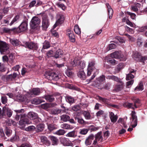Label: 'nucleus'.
I'll list each match as a JSON object with an SVG mask.
<instances>
[{"label": "nucleus", "instance_id": "1", "mask_svg": "<svg viewBox=\"0 0 147 147\" xmlns=\"http://www.w3.org/2000/svg\"><path fill=\"white\" fill-rule=\"evenodd\" d=\"M95 64V61H91L89 62L88 68L87 76H90L91 74H93L91 78L88 79L89 82L93 79L99 73L98 70L96 69L94 67Z\"/></svg>", "mask_w": 147, "mask_h": 147}, {"label": "nucleus", "instance_id": "2", "mask_svg": "<svg viewBox=\"0 0 147 147\" xmlns=\"http://www.w3.org/2000/svg\"><path fill=\"white\" fill-rule=\"evenodd\" d=\"M44 76L45 78L51 81H57L60 78L59 75L51 71H46Z\"/></svg>", "mask_w": 147, "mask_h": 147}, {"label": "nucleus", "instance_id": "3", "mask_svg": "<svg viewBox=\"0 0 147 147\" xmlns=\"http://www.w3.org/2000/svg\"><path fill=\"white\" fill-rule=\"evenodd\" d=\"M28 19L25 18L18 28H13L11 29V30L13 31L16 29V31L19 33L25 31L28 28Z\"/></svg>", "mask_w": 147, "mask_h": 147}, {"label": "nucleus", "instance_id": "4", "mask_svg": "<svg viewBox=\"0 0 147 147\" xmlns=\"http://www.w3.org/2000/svg\"><path fill=\"white\" fill-rule=\"evenodd\" d=\"M0 51L1 54H7L10 53L8 45L5 42L0 40Z\"/></svg>", "mask_w": 147, "mask_h": 147}, {"label": "nucleus", "instance_id": "5", "mask_svg": "<svg viewBox=\"0 0 147 147\" xmlns=\"http://www.w3.org/2000/svg\"><path fill=\"white\" fill-rule=\"evenodd\" d=\"M40 22V19L37 17L34 16L32 18L30 24L31 28L34 29L39 25Z\"/></svg>", "mask_w": 147, "mask_h": 147}, {"label": "nucleus", "instance_id": "6", "mask_svg": "<svg viewBox=\"0 0 147 147\" xmlns=\"http://www.w3.org/2000/svg\"><path fill=\"white\" fill-rule=\"evenodd\" d=\"M111 57L113 58L118 59H122L123 55L121 51H115L111 54ZM120 61H123L125 60L120 59Z\"/></svg>", "mask_w": 147, "mask_h": 147}, {"label": "nucleus", "instance_id": "7", "mask_svg": "<svg viewBox=\"0 0 147 147\" xmlns=\"http://www.w3.org/2000/svg\"><path fill=\"white\" fill-rule=\"evenodd\" d=\"M57 20L54 25L53 28H55L58 25L63 23L64 19V16L62 14H57Z\"/></svg>", "mask_w": 147, "mask_h": 147}, {"label": "nucleus", "instance_id": "8", "mask_svg": "<svg viewBox=\"0 0 147 147\" xmlns=\"http://www.w3.org/2000/svg\"><path fill=\"white\" fill-rule=\"evenodd\" d=\"M24 45L25 47L33 50H36L38 48L37 45L32 42H26Z\"/></svg>", "mask_w": 147, "mask_h": 147}, {"label": "nucleus", "instance_id": "9", "mask_svg": "<svg viewBox=\"0 0 147 147\" xmlns=\"http://www.w3.org/2000/svg\"><path fill=\"white\" fill-rule=\"evenodd\" d=\"M12 111L8 107H4L2 109V114L3 117L7 115L9 117H10L12 115Z\"/></svg>", "mask_w": 147, "mask_h": 147}, {"label": "nucleus", "instance_id": "10", "mask_svg": "<svg viewBox=\"0 0 147 147\" xmlns=\"http://www.w3.org/2000/svg\"><path fill=\"white\" fill-rule=\"evenodd\" d=\"M135 111H133L131 112V116L132 119V121L131 122V126L133 128L136 127L137 125V117L136 115Z\"/></svg>", "mask_w": 147, "mask_h": 147}, {"label": "nucleus", "instance_id": "11", "mask_svg": "<svg viewBox=\"0 0 147 147\" xmlns=\"http://www.w3.org/2000/svg\"><path fill=\"white\" fill-rule=\"evenodd\" d=\"M42 22V29L46 30L49 25V22L47 18L46 17L43 16Z\"/></svg>", "mask_w": 147, "mask_h": 147}, {"label": "nucleus", "instance_id": "12", "mask_svg": "<svg viewBox=\"0 0 147 147\" xmlns=\"http://www.w3.org/2000/svg\"><path fill=\"white\" fill-rule=\"evenodd\" d=\"M141 55L137 51L134 52L133 55V57L136 61L140 62L141 61Z\"/></svg>", "mask_w": 147, "mask_h": 147}, {"label": "nucleus", "instance_id": "13", "mask_svg": "<svg viewBox=\"0 0 147 147\" xmlns=\"http://www.w3.org/2000/svg\"><path fill=\"white\" fill-rule=\"evenodd\" d=\"M79 63V65L82 69H83L85 66V63L84 62L81 61H79L76 60V59L74 60L73 62H72V64L73 66H76L78 65V63Z\"/></svg>", "mask_w": 147, "mask_h": 147}, {"label": "nucleus", "instance_id": "14", "mask_svg": "<svg viewBox=\"0 0 147 147\" xmlns=\"http://www.w3.org/2000/svg\"><path fill=\"white\" fill-rule=\"evenodd\" d=\"M136 71L134 70H132V71H130L129 73L126 75V80H131L134 77V74H135Z\"/></svg>", "mask_w": 147, "mask_h": 147}, {"label": "nucleus", "instance_id": "15", "mask_svg": "<svg viewBox=\"0 0 147 147\" xmlns=\"http://www.w3.org/2000/svg\"><path fill=\"white\" fill-rule=\"evenodd\" d=\"M28 117L31 120L35 119L38 117L37 114L34 112H30L27 115Z\"/></svg>", "mask_w": 147, "mask_h": 147}, {"label": "nucleus", "instance_id": "16", "mask_svg": "<svg viewBox=\"0 0 147 147\" xmlns=\"http://www.w3.org/2000/svg\"><path fill=\"white\" fill-rule=\"evenodd\" d=\"M41 142L43 144H45L46 145L49 146L50 145V142L48 140L47 137L45 136H42L40 138Z\"/></svg>", "mask_w": 147, "mask_h": 147}, {"label": "nucleus", "instance_id": "17", "mask_svg": "<svg viewBox=\"0 0 147 147\" xmlns=\"http://www.w3.org/2000/svg\"><path fill=\"white\" fill-rule=\"evenodd\" d=\"M31 121L25 117L24 118H22L21 120L19 121V124L21 126H23L25 124H30L31 123Z\"/></svg>", "mask_w": 147, "mask_h": 147}, {"label": "nucleus", "instance_id": "18", "mask_svg": "<svg viewBox=\"0 0 147 147\" xmlns=\"http://www.w3.org/2000/svg\"><path fill=\"white\" fill-rule=\"evenodd\" d=\"M94 139V135L91 134L86 139L85 144L86 146L90 145L92 143V140Z\"/></svg>", "mask_w": 147, "mask_h": 147}, {"label": "nucleus", "instance_id": "19", "mask_svg": "<svg viewBox=\"0 0 147 147\" xmlns=\"http://www.w3.org/2000/svg\"><path fill=\"white\" fill-rule=\"evenodd\" d=\"M54 57L57 59L61 57L63 55V51L60 49H57L55 53Z\"/></svg>", "mask_w": 147, "mask_h": 147}, {"label": "nucleus", "instance_id": "20", "mask_svg": "<svg viewBox=\"0 0 147 147\" xmlns=\"http://www.w3.org/2000/svg\"><path fill=\"white\" fill-rule=\"evenodd\" d=\"M40 93V90L38 88H33L30 92V94H34L35 95H38Z\"/></svg>", "mask_w": 147, "mask_h": 147}, {"label": "nucleus", "instance_id": "21", "mask_svg": "<svg viewBox=\"0 0 147 147\" xmlns=\"http://www.w3.org/2000/svg\"><path fill=\"white\" fill-rule=\"evenodd\" d=\"M107 78L109 80H111L119 82L121 83V80L120 78L113 75L108 76L107 77Z\"/></svg>", "mask_w": 147, "mask_h": 147}, {"label": "nucleus", "instance_id": "22", "mask_svg": "<svg viewBox=\"0 0 147 147\" xmlns=\"http://www.w3.org/2000/svg\"><path fill=\"white\" fill-rule=\"evenodd\" d=\"M78 77L82 80H84L86 78V75L84 71L82 69L78 72Z\"/></svg>", "mask_w": 147, "mask_h": 147}, {"label": "nucleus", "instance_id": "23", "mask_svg": "<svg viewBox=\"0 0 147 147\" xmlns=\"http://www.w3.org/2000/svg\"><path fill=\"white\" fill-rule=\"evenodd\" d=\"M120 84H117L115 86L114 90L116 92H118L121 90L123 87V83L121 81V82H119Z\"/></svg>", "mask_w": 147, "mask_h": 147}, {"label": "nucleus", "instance_id": "24", "mask_svg": "<svg viewBox=\"0 0 147 147\" xmlns=\"http://www.w3.org/2000/svg\"><path fill=\"white\" fill-rule=\"evenodd\" d=\"M62 111L61 109L58 108L53 109L51 110V114L54 115H57L60 113Z\"/></svg>", "mask_w": 147, "mask_h": 147}, {"label": "nucleus", "instance_id": "25", "mask_svg": "<svg viewBox=\"0 0 147 147\" xmlns=\"http://www.w3.org/2000/svg\"><path fill=\"white\" fill-rule=\"evenodd\" d=\"M50 138L52 142L53 145H55L57 144L58 139L56 137L53 136H50Z\"/></svg>", "mask_w": 147, "mask_h": 147}, {"label": "nucleus", "instance_id": "26", "mask_svg": "<svg viewBox=\"0 0 147 147\" xmlns=\"http://www.w3.org/2000/svg\"><path fill=\"white\" fill-rule=\"evenodd\" d=\"M61 120V121L64 122H67L68 121L70 117L66 114H63L60 116Z\"/></svg>", "mask_w": 147, "mask_h": 147}, {"label": "nucleus", "instance_id": "27", "mask_svg": "<svg viewBox=\"0 0 147 147\" xmlns=\"http://www.w3.org/2000/svg\"><path fill=\"white\" fill-rule=\"evenodd\" d=\"M81 113L84 115L86 119H91V116L89 112L86 111H82Z\"/></svg>", "mask_w": 147, "mask_h": 147}, {"label": "nucleus", "instance_id": "28", "mask_svg": "<svg viewBox=\"0 0 147 147\" xmlns=\"http://www.w3.org/2000/svg\"><path fill=\"white\" fill-rule=\"evenodd\" d=\"M51 45L49 42L46 40L43 43L42 48L41 51H42L44 49H46L49 48Z\"/></svg>", "mask_w": 147, "mask_h": 147}, {"label": "nucleus", "instance_id": "29", "mask_svg": "<svg viewBox=\"0 0 147 147\" xmlns=\"http://www.w3.org/2000/svg\"><path fill=\"white\" fill-rule=\"evenodd\" d=\"M110 118L111 122L113 123H115L117 119V117L115 115L113 112H111L110 114Z\"/></svg>", "mask_w": 147, "mask_h": 147}, {"label": "nucleus", "instance_id": "30", "mask_svg": "<svg viewBox=\"0 0 147 147\" xmlns=\"http://www.w3.org/2000/svg\"><path fill=\"white\" fill-rule=\"evenodd\" d=\"M108 9V11L109 15V18L111 19L112 18L113 14V11L111 8V7L110 6L109 4H107Z\"/></svg>", "mask_w": 147, "mask_h": 147}, {"label": "nucleus", "instance_id": "31", "mask_svg": "<svg viewBox=\"0 0 147 147\" xmlns=\"http://www.w3.org/2000/svg\"><path fill=\"white\" fill-rule=\"evenodd\" d=\"M61 127L62 128L66 129H71L73 128V127L65 123L61 124Z\"/></svg>", "mask_w": 147, "mask_h": 147}, {"label": "nucleus", "instance_id": "32", "mask_svg": "<svg viewBox=\"0 0 147 147\" xmlns=\"http://www.w3.org/2000/svg\"><path fill=\"white\" fill-rule=\"evenodd\" d=\"M10 42L14 46H16L19 45V41L17 39H10Z\"/></svg>", "mask_w": 147, "mask_h": 147}, {"label": "nucleus", "instance_id": "33", "mask_svg": "<svg viewBox=\"0 0 147 147\" xmlns=\"http://www.w3.org/2000/svg\"><path fill=\"white\" fill-rule=\"evenodd\" d=\"M26 115L25 114H17L16 116L15 119L18 121L19 120L20 118V120H21L22 118H24L26 117Z\"/></svg>", "mask_w": 147, "mask_h": 147}, {"label": "nucleus", "instance_id": "34", "mask_svg": "<svg viewBox=\"0 0 147 147\" xmlns=\"http://www.w3.org/2000/svg\"><path fill=\"white\" fill-rule=\"evenodd\" d=\"M65 98L67 102L70 104L73 103L74 102V99L71 96H67L65 97Z\"/></svg>", "mask_w": 147, "mask_h": 147}, {"label": "nucleus", "instance_id": "35", "mask_svg": "<svg viewBox=\"0 0 147 147\" xmlns=\"http://www.w3.org/2000/svg\"><path fill=\"white\" fill-rule=\"evenodd\" d=\"M48 128L50 131L56 129L57 128L56 125L53 124H49L47 125Z\"/></svg>", "mask_w": 147, "mask_h": 147}, {"label": "nucleus", "instance_id": "36", "mask_svg": "<svg viewBox=\"0 0 147 147\" xmlns=\"http://www.w3.org/2000/svg\"><path fill=\"white\" fill-rule=\"evenodd\" d=\"M67 35L69 36V40L72 42H74L75 41V36L73 33H67Z\"/></svg>", "mask_w": 147, "mask_h": 147}, {"label": "nucleus", "instance_id": "37", "mask_svg": "<svg viewBox=\"0 0 147 147\" xmlns=\"http://www.w3.org/2000/svg\"><path fill=\"white\" fill-rule=\"evenodd\" d=\"M44 101L38 98H34L32 101V103L33 104L37 105L41 103L42 102H44Z\"/></svg>", "mask_w": 147, "mask_h": 147}, {"label": "nucleus", "instance_id": "38", "mask_svg": "<svg viewBox=\"0 0 147 147\" xmlns=\"http://www.w3.org/2000/svg\"><path fill=\"white\" fill-rule=\"evenodd\" d=\"M45 99L50 102H52L54 101V98L53 95H48L45 96Z\"/></svg>", "mask_w": 147, "mask_h": 147}, {"label": "nucleus", "instance_id": "39", "mask_svg": "<svg viewBox=\"0 0 147 147\" xmlns=\"http://www.w3.org/2000/svg\"><path fill=\"white\" fill-rule=\"evenodd\" d=\"M116 61L113 58H109L107 60V62L108 63L111 64L112 65H114L116 64Z\"/></svg>", "mask_w": 147, "mask_h": 147}, {"label": "nucleus", "instance_id": "40", "mask_svg": "<svg viewBox=\"0 0 147 147\" xmlns=\"http://www.w3.org/2000/svg\"><path fill=\"white\" fill-rule=\"evenodd\" d=\"M37 127L38 130V132H40L43 130L44 128V125L42 123H40L38 124L37 126Z\"/></svg>", "mask_w": 147, "mask_h": 147}, {"label": "nucleus", "instance_id": "41", "mask_svg": "<svg viewBox=\"0 0 147 147\" xmlns=\"http://www.w3.org/2000/svg\"><path fill=\"white\" fill-rule=\"evenodd\" d=\"M54 54L53 51L52 50H49L46 53V56L48 57H54Z\"/></svg>", "mask_w": 147, "mask_h": 147}, {"label": "nucleus", "instance_id": "42", "mask_svg": "<svg viewBox=\"0 0 147 147\" xmlns=\"http://www.w3.org/2000/svg\"><path fill=\"white\" fill-rule=\"evenodd\" d=\"M74 32L76 34H79L81 33L80 29L77 25H76L74 27Z\"/></svg>", "mask_w": 147, "mask_h": 147}, {"label": "nucleus", "instance_id": "43", "mask_svg": "<svg viewBox=\"0 0 147 147\" xmlns=\"http://www.w3.org/2000/svg\"><path fill=\"white\" fill-rule=\"evenodd\" d=\"M60 141L64 145L67 146L68 141L65 138H61L60 139Z\"/></svg>", "mask_w": 147, "mask_h": 147}, {"label": "nucleus", "instance_id": "44", "mask_svg": "<svg viewBox=\"0 0 147 147\" xmlns=\"http://www.w3.org/2000/svg\"><path fill=\"white\" fill-rule=\"evenodd\" d=\"M123 106L125 107H127L128 108H132L134 109V108L133 107V104L131 103H126L124 104Z\"/></svg>", "mask_w": 147, "mask_h": 147}, {"label": "nucleus", "instance_id": "45", "mask_svg": "<svg viewBox=\"0 0 147 147\" xmlns=\"http://www.w3.org/2000/svg\"><path fill=\"white\" fill-rule=\"evenodd\" d=\"M66 132L65 130L63 129H60L56 132V134L58 135H63Z\"/></svg>", "mask_w": 147, "mask_h": 147}, {"label": "nucleus", "instance_id": "46", "mask_svg": "<svg viewBox=\"0 0 147 147\" xmlns=\"http://www.w3.org/2000/svg\"><path fill=\"white\" fill-rule=\"evenodd\" d=\"M75 119L76 120L77 119L78 122L80 124H85L86 122L81 117H76Z\"/></svg>", "mask_w": 147, "mask_h": 147}, {"label": "nucleus", "instance_id": "47", "mask_svg": "<svg viewBox=\"0 0 147 147\" xmlns=\"http://www.w3.org/2000/svg\"><path fill=\"white\" fill-rule=\"evenodd\" d=\"M123 64L122 63H119L118 65L117 66V67L116 69V71L117 72H119L120 70L123 68Z\"/></svg>", "mask_w": 147, "mask_h": 147}, {"label": "nucleus", "instance_id": "48", "mask_svg": "<svg viewBox=\"0 0 147 147\" xmlns=\"http://www.w3.org/2000/svg\"><path fill=\"white\" fill-rule=\"evenodd\" d=\"M115 38L121 43H123L125 42V40L122 37L118 36H117L115 37Z\"/></svg>", "mask_w": 147, "mask_h": 147}, {"label": "nucleus", "instance_id": "49", "mask_svg": "<svg viewBox=\"0 0 147 147\" xmlns=\"http://www.w3.org/2000/svg\"><path fill=\"white\" fill-rule=\"evenodd\" d=\"M19 16L18 15H16L13 19L11 22L9 24V25L11 26L13 23L16 22L19 18Z\"/></svg>", "mask_w": 147, "mask_h": 147}, {"label": "nucleus", "instance_id": "50", "mask_svg": "<svg viewBox=\"0 0 147 147\" xmlns=\"http://www.w3.org/2000/svg\"><path fill=\"white\" fill-rule=\"evenodd\" d=\"M75 131H71L66 135V136L67 137L74 138L75 137Z\"/></svg>", "mask_w": 147, "mask_h": 147}, {"label": "nucleus", "instance_id": "51", "mask_svg": "<svg viewBox=\"0 0 147 147\" xmlns=\"http://www.w3.org/2000/svg\"><path fill=\"white\" fill-rule=\"evenodd\" d=\"M98 99L102 101L105 103L107 104V102H108V100L107 98H102L100 96H98Z\"/></svg>", "mask_w": 147, "mask_h": 147}, {"label": "nucleus", "instance_id": "52", "mask_svg": "<svg viewBox=\"0 0 147 147\" xmlns=\"http://www.w3.org/2000/svg\"><path fill=\"white\" fill-rule=\"evenodd\" d=\"M41 107L42 108L45 109H46L50 107V105L49 103H46L41 105Z\"/></svg>", "mask_w": 147, "mask_h": 147}, {"label": "nucleus", "instance_id": "53", "mask_svg": "<svg viewBox=\"0 0 147 147\" xmlns=\"http://www.w3.org/2000/svg\"><path fill=\"white\" fill-rule=\"evenodd\" d=\"M51 32L53 36L57 38L59 37V35L58 33L56 31L54 30L53 29L51 30Z\"/></svg>", "mask_w": 147, "mask_h": 147}, {"label": "nucleus", "instance_id": "54", "mask_svg": "<svg viewBox=\"0 0 147 147\" xmlns=\"http://www.w3.org/2000/svg\"><path fill=\"white\" fill-rule=\"evenodd\" d=\"M35 128V127L33 125L30 126L26 128V130L28 131H32Z\"/></svg>", "mask_w": 147, "mask_h": 147}, {"label": "nucleus", "instance_id": "55", "mask_svg": "<svg viewBox=\"0 0 147 147\" xmlns=\"http://www.w3.org/2000/svg\"><path fill=\"white\" fill-rule=\"evenodd\" d=\"M143 83L142 82H141L139 84V86L135 88V90L137 89L140 90H143Z\"/></svg>", "mask_w": 147, "mask_h": 147}, {"label": "nucleus", "instance_id": "56", "mask_svg": "<svg viewBox=\"0 0 147 147\" xmlns=\"http://www.w3.org/2000/svg\"><path fill=\"white\" fill-rule=\"evenodd\" d=\"M126 13L130 16L131 18L132 19H134L136 16V15L134 14V13H131L130 12L127 11Z\"/></svg>", "mask_w": 147, "mask_h": 147}, {"label": "nucleus", "instance_id": "57", "mask_svg": "<svg viewBox=\"0 0 147 147\" xmlns=\"http://www.w3.org/2000/svg\"><path fill=\"white\" fill-rule=\"evenodd\" d=\"M1 102L3 104H5L7 102V97L6 96H2L1 98Z\"/></svg>", "mask_w": 147, "mask_h": 147}, {"label": "nucleus", "instance_id": "58", "mask_svg": "<svg viewBox=\"0 0 147 147\" xmlns=\"http://www.w3.org/2000/svg\"><path fill=\"white\" fill-rule=\"evenodd\" d=\"M80 108V106L79 105H75L72 107V109L74 111H77L79 110Z\"/></svg>", "mask_w": 147, "mask_h": 147}, {"label": "nucleus", "instance_id": "59", "mask_svg": "<svg viewBox=\"0 0 147 147\" xmlns=\"http://www.w3.org/2000/svg\"><path fill=\"white\" fill-rule=\"evenodd\" d=\"M88 131V130L87 129H82L80 131V133L81 134L85 135L87 133Z\"/></svg>", "mask_w": 147, "mask_h": 147}, {"label": "nucleus", "instance_id": "60", "mask_svg": "<svg viewBox=\"0 0 147 147\" xmlns=\"http://www.w3.org/2000/svg\"><path fill=\"white\" fill-rule=\"evenodd\" d=\"M102 134V132H98L95 135V138L96 140H98L99 139H100V137H102V136L101 135Z\"/></svg>", "mask_w": 147, "mask_h": 147}, {"label": "nucleus", "instance_id": "61", "mask_svg": "<svg viewBox=\"0 0 147 147\" xmlns=\"http://www.w3.org/2000/svg\"><path fill=\"white\" fill-rule=\"evenodd\" d=\"M98 80L100 82H102L105 80V77L104 75H102L98 78Z\"/></svg>", "mask_w": 147, "mask_h": 147}, {"label": "nucleus", "instance_id": "62", "mask_svg": "<svg viewBox=\"0 0 147 147\" xmlns=\"http://www.w3.org/2000/svg\"><path fill=\"white\" fill-rule=\"evenodd\" d=\"M5 71V65L3 64L0 63V71Z\"/></svg>", "mask_w": 147, "mask_h": 147}, {"label": "nucleus", "instance_id": "63", "mask_svg": "<svg viewBox=\"0 0 147 147\" xmlns=\"http://www.w3.org/2000/svg\"><path fill=\"white\" fill-rule=\"evenodd\" d=\"M18 147H31V146L28 143H24L22 144L20 146Z\"/></svg>", "mask_w": 147, "mask_h": 147}, {"label": "nucleus", "instance_id": "64", "mask_svg": "<svg viewBox=\"0 0 147 147\" xmlns=\"http://www.w3.org/2000/svg\"><path fill=\"white\" fill-rule=\"evenodd\" d=\"M134 81L133 80H131L129 81L126 83V87L127 88H129V86L133 84L134 83Z\"/></svg>", "mask_w": 147, "mask_h": 147}]
</instances>
